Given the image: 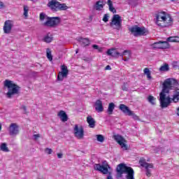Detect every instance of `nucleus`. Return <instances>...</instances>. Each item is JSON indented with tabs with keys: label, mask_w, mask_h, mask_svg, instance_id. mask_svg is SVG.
<instances>
[{
	"label": "nucleus",
	"mask_w": 179,
	"mask_h": 179,
	"mask_svg": "<svg viewBox=\"0 0 179 179\" xmlns=\"http://www.w3.org/2000/svg\"><path fill=\"white\" fill-rule=\"evenodd\" d=\"M173 85L177 86L178 81L174 78H168L162 84V90L159 93V101L162 108H167L172 101L179 102V89L175 90L173 98L170 97V90L173 89Z\"/></svg>",
	"instance_id": "obj_1"
},
{
	"label": "nucleus",
	"mask_w": 179,
	"mask_h": 179,
	"mask_svg": "<svg viewBox=\"0 0 179 179\" xmlns=\"http://www.w3.org/2000/svg\"><path fill=\"white\" fill-rule=\"evenodd\" d=\"M155 17L156 24L162 29L170 27L174 23L173 17L166 11H159L155 14Z\"/></svg>",
	"instance_id": "obj_2"
},
{
	"label": "nucleus",
	"mask_w": 179,
	"mask_h": 179,
	"mask_svg": "<svg viewBox=\"0 0 179 179\" xmlns=\"http://www.w3.org/2000/svg\"><path fill=\"white\" fill-rule=\"evenodd\" d=\"M39 20L45 27H57L61 23V17H48L44 13H40Z\"/></svg>",
	"instance_id": "obj_3"
},
{
	"label": "nucleus",
	"mask_w": 179,
	"mask_h": 179,
	"mask_svg": "<svg viewBox=\"0 0 179 179\" xmlns=\"http://www.w3.org/2000/svg\"><path fill=\"white\" fill-rule=\"evenodd\" d=\"M116 171L119 177H122V174H127V179H135L134 177L135 174L134 169L131 168V166H127L125 164H120L117 165Z\"/></svg>",
	"instance_id": "obj_4"
},
{
	"label": "nucleus",
	"mask_w": 179,
	"mask_h": 179,
	"mask_svg": "<svg viewBox=\"0 0 179 179\" xmlns=\"http://www.w3.org/2000/svg\"><path fill=\"white\" fill-rule=\"evenodd\" d=\"M4 87H8V91L6 93L8 99H12V96L20 93V87L15 84L13 80H6L3 82Z\"/></svg>",
	"instance_id": "obj_5"
},
{
	"label": "nucleus",
	"mask_w": 179,
	"mask_h": 179,
	"mask_svg": "<svg viewBox=\"0 0 179 179\" xmlns=\"http://www.w3.org/2000/svg\"><path fill=\"white\" fill-rule=\"evenodd\" d=\"M94 169L96 171H100V173H102V174H108L106 179H113L111 172L108 171L110 169H111V167L110 165H108L107 161H103L102 162V165L100 164H95L94 165Z\"/></svg>",
	"instance_id": "obj_6"
},
{
	"label": "nucleus",
	"mask_w": 179,
	"mask_h": 179,
	"mask_svg": "<svg viewBox=\"0 0 179 179\" xmlns=\"http://www.w3.org/2000/svg\"><path fill=\"white\" fill-rule=\"evenodd\" d=\"M47 6L53 12L69 9V7H68L66 3H61L57 0H51L48 3Z\"/></svg>",
	"instance_id": "obj_7"
},
{
	"label": "nucleus",
	"mask_w": 179,
	"mask_h": 179,
	"mask_svg": "<svg viewBox=\"0 0 179 179\" xmlns=\"http://www.w3.org/2000/svg\"><path fill=\"white\" fill-rule=\"evenodd\" d=\"M129 31L131 32L134 37H139L141 36H146L149 31L145 28V27H138V25H134L129 28Z\"/></svg>",
	"instance_id": "obj_8"
},
{
	"label": "nucleus",
	"mask_w": 179,
	"mask_h": 179,
	"mask_svg": "<svg viewBox=\"0 0 179 179\" xmlns=\"http://www.w3.org/2000/svg\"><path fill=\"white\" fill-rule=\"evenodd\" d=\"M110 26L120 31V30L122 29V17L118 14L113 15L111 22H110Z\"/></svg>",
	"instance_id": "obj_9"
},
{
	"label": "nucleus",
	"mask_w": 179,
	"mask_h": 179,
	"mask_svg": "<svg viewBox=\"0 0 179 179\" xmlns=\"http://www.w3.org/2000/svg\"><path fill=\"white\" fill-rule=\"evenodd\" d=\"M73 134L77 139H83L85 138V129L83 126L75 124L73 127Z\"/></svg>",
	"instance_id": "obj_10"
},
{
	"label": "nucleus",
	"mask_w": 179,
	"mask_h": 179,
	"mask_svg": "<svg viewBox=\"0 0 179 179\" xmlns=\"http://www.w3.org/2000/svg\"><path fill=\"white\" fill-rule=\"evenodd\" d=\"M139 164L141 166V167H144L145 169V174L147 177H151L152 171H150V169H153V164L148 163L145 159L141 158L139 161Z\"/></svg>",
	"instance_id": "obj_11"
},
{
	"label": "nucleus",
	"mask_w": 179,
	"mask_h": 179,
	"mask_svg": "<svg viewBox=\"0 0 179 179\" xmlns=\"http://www.w3.org/2000/svg\"><path fill=\"white\" fill-rule=\"evenodd\" d=\"M113 139L121 146V148L124 150H128V145H127V140L122 137V136L119 134H115L113 136Z\"/></svg>",
	"instance_id": "obj_12"
},
{
	"label": "nucleus",
	"mask_w": 179,
	"mask_h": 179,
	"mask_svg": "<svg viewBox=\"0 0 179 179\" xmlns=\"http://www.w3.org/2000/svg\"><path fill=\"white\" fill-rule=\"evenodd\" d=\"M61 69L62 71H59L57 75V80L62 82L64 78H68L69 71L68 70V67L65 64L62 65Z\"/></svg>",
	"instance_id": "obj_13"
},
{
	"label": "nucleus",
	"mask_w": 179,
	"mask_h": 179,
	"mask_svg": "<svg viewBox=\"0 0 179 179\" xmlns=\"http://www.w3.org/2000/svg\"><path fill=\"white\" fill-rule=\"evenodd\" d=\"M152 48H158L160 50H167L169 48H170V43H169V42L166 41H159V42H156L154 43L152 45Z\"/></svg>",
	"instance_id": "obj_14"
},
{
	"label": "nucleus",
	"mask_w": 179,
	"mask_h": 179,
	"mask_svg": "<svg viewBox=\"0 0 179 179\" xmlns=\"http://www.w3.org/2000/svg\"><path fill=\"white\" fill-rule=\"evenodd\" d=\"M127 50H124L122 53H120L115 48L108 49L106 52L108 55H110V57H113L114 58H118V57H124V55H127Z\"/></svg>",
	"instance_id": "obj_15"
},
{
	"label": "nucleus",
	"mask_w": 179,
	"mask_h": 179,
	"mask_svg": "<svg viewBox=\"0 0 179 179\" xmlns=\"http://www.w3.org/2000/svg\"><path fill=\"white\" fill-rule=\"evenodd\" d=\"M12 27H13V21L8 20L4 22L3 30L6 34H9L12 31Z\"/></svg>",
	"instance_id": "obj_16"
},
{
	"label": "nucleus",
	"mask_w": 179,
	"mask_h": 179,
	"mask_svg": "<svg viewBox=\"0 0 179 179\" xmlns=\"http://www.w3.org/2000/svg\"><path fill=\"white\" fill-rule=\"evenodd\" d=\"M8 132L11 136H15L19 134V126L16 123H11L9 128Z\"/></svg>",
	"instance_id": "obj_17"
},
{
	"label": "nucleus",
	"mask_w": 179,
	"mask_h": 179,
	"mask_svg": "<svg viewBox=\"0 0 179 179\" xmlns=\"http://www.w3.org/2000/svg\"><path fill=\"white\" fill-rule=\"evenodd\" d=\"M95 110L97 113H103L104 111V107H103V101L100 99H97L95 102Z\"/></svg>",
	"instance_id": "obj_18"
},
{
	"label": "nucleus",
	"mask_w": 179,
	"mask_h": 179,
	"mask_svg": "<svg viewBox=\"0 0 179 179\" xmlns=\"http://www.w3.org/2000/svg\"><path fill=\"white\" fill-rule=\"evenodd\" d=\"M58 117L61 119V121L62 122H66L68 121V115H66V113L64 110H60L58 114Z\"/></svg>",
	"instance_id": "obj_19"
},
{
	"label": "nucleus",
	"mask_w": 179,
	"mask_h": 179,
	"mask_svg": "<svg viewBox=\"0 0 179 179\" xmlns=\"http://www.w3.org/2000/svg\"><path fill=\"white\" fill-rule=\"evenodd\" d=\"M87 122L90 128H94L96 127V120L91 115L87 117Z\"/></svg>",
	"instance_id": "obj_20"
},
{
	"label": "nucleus",
	"mask_w": 179,
	"mask_h": 179,
	"mask_svg": "<svg viewBox=\"0 0 179 179\" xmlns=\"http://www.w3.org/2000/svg\"><path fill=\"white\" fill-rule=\"evenodd\" d=\"M119 108L120 110L122 111V113H124V114H126L127 115H129V114H131V111L129 110V107L125 106V104H120L119 106Z\"/></svg>",
	"instance_id": "obj_21"
},
{
	"label": "nucleus",
	"mask_w": 179,
	"mask_h": 179,
	"mask_svg": "<svg viewBox=\"0 0 179 179\" xmlns=\"http://www.w3.org/2000/svg\"><path fill=\"white\" fill-rule=\"evenodd\" d=\"M104 1L103 0H99L96 2L95 9L96 10H101L104 8Z\"/></svg>",
	"instance_id": "obj_22"
},
{
	"label": "nucleus",
	"mask_w": 179,
	"mask_h": 179,
	"mask_svg": "<svg viewBox=\"0 0 179 179\" xmlns=\"http://www.w3.org/2000/svg\"><path fill=\"white\" fill-rule=\"evenodd\" d=\"M80 42L81 43L83 47H87V45H90V40L87 38H80Z\"/></svg>",
	"instance_id": "obj_23"
},
{
	"label": "nucleus",
	"mask_w": 179,
	"mask_h": 179,
	"mask_svg": "<svg viewBox=\"0 0 179 179\" xmlns=\"http://www.w3.org/2000/svg\"><path fill=\"white\" fill-rule=\"evenodd\" d=\"M114 108H115V104H114V103L111 102L109 103L108 107V114L109 115H112L113 111H114Z\"/></svg>",
	"instance_id": "obj_24"
},
{
	"label": "nucleus",
	"mask_w": 179,
	"mask_h": 179,
	"mask_svg": "<svg viewBox=\"0 0 179 179\" xmlns=\"http://www.w3.org/2000/svg\"><path fill=\"white\" fill-rule=\"evenodd\" d=\"M166 41H168L169 43H179V36H170L166 38Z\"/></svg>",
	"instance_id": "obj_25"
},
{
	"label": "nucleus",
	"mask_w": 179,
	"mask_h": 179,
	"mask_svg": "<svg viewBox=\"0 0 179 179\" xmlns=\"http://www.w3.org/2000/svg\"><path fill=\"white\" fill-rule=\"evenodd\" d=\"M108 6H109L110 12H112V13H117V10H115V8L113 6V1L111 0H108Z\"/></svg>",
	"instance_id": "obj_26"
},
{
	"label": "nucleus",
	"mask_w": 179,
	"mask_h": 179,
	"mask_svg": "<svg viewBox=\"0 0 179 179\" xmlns=\"http://www.w3.org/2000/svg\"><path fill=\"white\" fill-rule=\"evenodd\" d=\"M148 101L152 105L155 106L156 104V98L152 95H149L148 97Z\"/></svg>",
	"instance_id": "obj_27"
},
{
	"label": "nucleus",
	"mask_w": 179,
	"mask_h": 179,
	"mask_svg": "<svg viewBox=\"0 0 179 179\" xmlns=\"http://www.w3.org/2000/svg\"><path fill=\"white\" fill-rule=\"evenodd\" d=\"M169 70H170V67L167 64H164V65L161 66V67L159 68L160 72H167Z\"/></svg>",
	"instance_id": "obj_28"
},
{
	"label": "nucleus",
	"mask_w": 179,
	"mask_h": 179,
	"mask_svg": "<svg viewBox=\"0 0 179 179\" xmlns=\"http://www.w3.org/2000/svg\"><path fill=\"white\" fill-rule=\"evenodd\" d=\"M0 150L2 152H9V148H8L6 143H2L0 146Z\"/></svg>",
	"instance_id": "obj_29"
},
{
	"label": "nucleus",
	"mask_w": 179,
	"mask_h": 179,
	"mask_svg": "<svg viewBox=\"0 0 179 179\" xmlns=\"http://www.w3.org/2000/svg\"><path fill=\"white\" fill-rule=\"evenodd\" d=\"M129 117H132L133 120H134L135 121H139V116H138L136 114H135V113H134V111L131 110V113L129 115Z\"/></svg>",
	"instance_id": "obj_30"
},
{
	"label": "nucleus",
	"mask_w": 179,
	"mask_h": 179,
	"mask_svg": "<svg viewBox=\"0 0 179 179\" xmlns=\"http://www.w3.org/2000/svg\"><path fill=\"white\" fill-rule=\"evenodd\" d=\"M143 72H144L145 75L147 76L148 79H152L150 70H149L148 68H145L143 70Z\"/></svg>",
	"instance_id": "obj_31"
},
{
	"label": "nucleus",
	"mask_w": 179,
	"mask_h": 179,
	"mask_svg": "<svg viewBox=\"0 0 179 179\" xmlns=\"http://www.w3.org/2000/svg\"><path fill=\"white\" fill-rule=\"evenodd\" d=\"M24 16L25 17V19H27V17H29V6H24Z\"/></svg>",
	"instance_id": "obj_32"
},
{
	"label": "nucleus",
	"mask_w": 179,
	"mask_h": 179,
	"mask_svg": "<svg viewBox=\"0 0 179 179\" xmlns=\"http://www.w3.org/2000/svg\"><path fill=\"white\" fill-rule=\"evenodd\" d=\"M46 57L49 61H52V55H51V50L50 48L46 49Z\"/></svg>",
	"instance_id": "obj_33"
},
{
	"label": "nucleus",
	"mask_w": 179,
	"mask_h": 179,
	"mask_svg": "<svg viewBox=\"0 0 179 179\" xmlns=\"http://www.w3.org/2000/svg\"><path fill=\"white\" fill-rule=\"evenodd\" d=\"M127 52H126V55H127V57H122L123 61H124L125 62H127V61H128L130 58H131V51L128 50H126Z\"/></svg>",
	"instance_id": "obj_34"
},
{
	"label": "nucleus",
	"mask_w": 179,
	"mask_h": 179,
	"mask_svg": "<svg viewBox=\"0 0 179 179\" xmlns=\"http://www.w3.org/2000/svg\"><path fill=\"white\" fill-rule=\"evenodd\" d=\"M96 136V141L98 142H101V143H103V142H104V136L101 134H97Z\"/></svg>",
	"instance_id": "obj_35"
},
{
	"label": "nucleus",
	"mask_w": 179,
	"mask_h": 179,
	"mask_svg": "<svg viewBox=\"0 0 179 179\" xmlns=\"http://www.w3.org/2000/svg\"><path fill=\"white\" fill-rule=\"evenodd\" d=\"M43 41L45 43H51V41H52V37L48 36H45L43 38Z\"/></svg>",
	"instance_id": "obj_36"
},
{
	"label": "nucleus",
	"mask_w": 179,
	"mask_h": 179,
	"mask_svg": "<svg viewBox=\"0 0 179 179\" xmlns=\"http://www.w3.org/2000/svg\"><path fill=\"white\" fill-rule=\"evenodd\" d=\"M94 50H97L99 52H103V48H99L97 45H92Z\"/></svg>",
	"instance_id": "obj_37"
},
{
	"label": "nucleus",
	"mask_w": 179,
	"mask_h": 179,
	"mask_svg": "<svg viewBox=\"0 0 179 179\" xmlns=\"http://www.w3.org/2000/svg\"><path fill=\"white\" fill-rule=\"evenodd\" d=\"M122 90L123 92H128V84L124 83L123 85L122 86Z\"/></svg>",
	"instance_id": "obj_38"
},
{
	"label": "nucleus",
	"mask_w": 179,
	"mask_h": 179,
	"mask_svg": "<svg viewBox=\"0 0 179 179\" xmlns=\"http://www.w3.org/2000/svg\"><path fill=\"white\" fill-rule=\"evenodd\" d=\"M108 17H109L108 14H105L102 19L103 22H105V23H107V22H108Z\"/></svg>",
	"instance_id": "obj_39"
},
{
	"label": "nucleus",
	"mask_w": 179,
	"mask_h": 179,
	"mask_svg": "<svg viewBox=\"0 0 179 179\" xmlns=\"http://www.w3.org/2000/svg\"><path fill=\"white\" fill-rule=\"evenodd\" d=\"M45 152H46L48 153V155H51L52 153V149L45 148Z\"/></svg>",
	"instance_id": "obj_40"
},
{
	"label": "nucleus",
	"mask_w": 179,
	"mask_h": 179,
	"mask_svg": "<svg viewBox=\"0 0 179 179\" xmlns=\"http://www.w3.org/2000/svg\"><path fill=\"white\" fill-rule=\"evenodd\" d=\"M3 8H5V4L3 2L0 1V9H3Z\"/></svg>",
	"instance_id": "obj_41"
},
{
	"label": "nucleus",
	"mask_w": 179,
	"mask_h": 179,
	"mask_svg": "<svg viewBox=\"0 0 179 179\" xmlns=\"http://www.w3.org/2000/svg\"><path fill=\"white\" fill-rule=\"evenodd\" d=\"M40 134H34V138L36 141H37V139H38V138H40Z\"/></svg>",
	"instance_id": "obj_42"
},
{
	"label": "nucleus",
	"mask_w": 179,
	"mask_h": 179,
	"mask_svg": "<svg viewBox=\"0 0 179 179\" xmlns=\"http://www.w3.org/2000/svg\"><path fill=\"white\" fill-rule=\"evenodd\" d=\"M105 71H111V66L110 65H108L105 67Z\"/></svg>",
	"instance_id": "obj_43"
},
{
	"label": "nucleus",
	"mask_w": 179,
	"mask_h": 179,
	"mask_svg": "<svg viewBox=\"0 0 179 179\" xmlns=\"http://www.w3.org/2000/svg\"><path fill=\"white\" fill-rule=\"evenodd\" d=\"M22 110H24V111L26 113V111L27 110V108L26 107V106H22Z\"/></svg>",
	"instance_id": "obj_44"
},
{
	"label": "nucleus",
	"mask_w": 179,
	"mask_h": 179,
	"mask_svg": "<svg viewBox=\"0 0 179 179\" xmlns=\"http://www.w3.org/2000/svg\"><path fill=\"white\" fill-rule=\"evenodd\" d=\"M57 157H58V159H62V154L58 153L57 154Z\"/></svg>",
	"instance_id": "obj_45"
},
{
	"label": "nucleus",
	"mask_w": 179,
	"mask_h": 179,
	"mask_svg": "<svg viewBox=\"0 0 179 179\" xmlns=\"http://www.w3.org/2000/svg\"><path fill=\"white\" fill-rule=\"evenodd\" d=\"M177 115H178V117H179V107L177 108Z\"/></svg>",
	"instance_id": "obj_46"
},
{
	"label": "nucleus",
	"mask_w": 179,
	"mask_h": 179,
	"mask_svg": "<svg viewBox=\"0 0 179 179\" xmlns=\"http://www.w3.org/2000/svg\"><path fill=\"white\" fill-rule=\"evenodd\" d=\"M2 129V124H0V131Z\"/></svg>",
	"instance_id": "obj_47"
},
{
	"label": "nucleus",
	"mask_w": 179,
	"mask_h": 179,
	"mask_svg": "<svg viewBox=\"0 0 179 179\" xmlns=\"http://www.w3.org/2000/svg\"><path fill=\"white\" fill-rule=\"evenodd\" d=\"M78 50H77L76 52V54H78Z\"/></svg>",
	"instance_id": "obj_48"
},
{
	"label": "nucleus",
	"mask_w": 179,
	"mask_h": 179,
	"mask_svg": "<svg viewBox=\"0 0 179 179\" xmlns=\"http://www.w3.org/2000/svg\"><path fill=\"white\" fill-rule=\"evenodd\" d=\"M31 1H34V0H31Z\"/></svg>",
	"instance_id": "obj_49"
}]
</instances>
